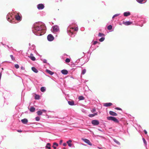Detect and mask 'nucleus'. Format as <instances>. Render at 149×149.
<instances>
[{
	"label": "nucleus",
	"mask_w": 149,
	"mask_h": 149,
	"mask_svg": "<svg viewBox=\"0 0 149 149\" xmlns=\"http://www.w3.org/2000/svg\"><path fill=\"white\" fill-rule=\"evenodd\" d=\"M32 29L33 33L37 36H41L44 34L46 31L45 24L41 22H36L34 24Z\"/></svg>",
	"instance_id": "nucleus-1"
},
{
	"label": "nucleus",
	"mask_w": 149,
	"mask_h": 149,
	"mask_svg": "<svg viewBox=\"0 0 149 149\" xmlns=\"http://www.w3.org/2000/svg\"><path fill=\"white\" fill-rule=\"evenodd\" d=\"M76 24L74 22L72 23L71 24H70L67 28V32L68 35L71 37H74L75 36L73 32L74 30L76 31L78 30V28L77 26L75 28L73 27Z\"/></svg>",
	"instance_id": "nucleus-2"
},
{
	"label": "nucleus",
	"mask_w": 149,
	"mask_h": 149,
	"mask_svg": "<svg viewBox=\"0 0 149 149\" xmlns=\"http://www.w3.org/2000/svg\"><path fill=\"white\" fill-rule=\"evenodd\" d=\"M107 118L108 120L113 121L116 123H118L119 122L118 119L115 117L112 116H109L107 117Z\"/></svg>",
	"instance_id": "nucleus-3"
},
{
	"label": "nucleus",
	"mask_w": 149,
	"mask_h": 149,
	"mask_svg": "<svg viewBox=\"0 0 149 149\" xmlns=\"http://www.w3.org/2000/svg\"><path fill=\"white\" fill-rule=\"evenodd\" d=\"M6 18L7 20L9 22L11 23H13L12 21L13 18L12 17L10 13H9L6 16Z\"/></svg>",
	"instance_id": "nucleus-4"
},
{
	"label": "nucleus",
	"mask_w": 149,
	"mask_h": 149,
	"mask_svg": "<svg viewBox=\"0 0 149 149\" xmlns=\"http://www.w3.org/2000/svg\"><path fill=\"white\" fill-rule=\"evenodd\" d=\"M52 29L54 32H58L59 31V26L57 25L53 26L52 27Z\"/></svg>",
	"instance_id": "nucleus-5"
},
{
	"label": "nucleus",
	"mask_w": 149,
	"mask_h": 149,
	"mask_svg": "<svg viewBox=\"0 0 149 149\" xmlns=\"http://www.w3.org/2000/svg\"><path fill=\"white\" fill-rule=\"evenodd\" d=\"M54 39V37L51 34H49L47 36V39L49 41H52Z\"/></svg>",
	"instance_id": "nucleus-6"
},
{
	"label": "nucleus",
	"mask_w": 149,
	"mask_h": 149,
	"mask_svg": "<svg viewBox=\"0 0 149 149\" xmlns=\"http://www.w3.org/2000/svg\"><path fill=\"white\" fill-rule=\"evenodd\" d=\"M81 140L84 141L85 143H87L88 145L91 146L92 145V144L91 143L89 140L83 138H81Z\"/></svg>",
	"instance_id": "nucleus-7"
},
{
	"label": "nucleus",
	"mask_w": 149,
	"mask_h": 149,
	"mask_svg": "<svg viewBox=\"0 0 149 149\" xmlns=\"http://www.w3.org/2000/svg\"><path fill=\"white\" fill-rule=\"evenodd\" d=\"M37 7L38 10H41L44 8L45 6L44 4L40 3L37 5Z\"/></svg>",
	"instance_id": "nucleus-8"
},
{
	"label": "nucleus",
	"mask_w": 149,
	"mask_h": 149,
	"mask_svg": "<svg viewBox=\"0 0 149 149\" xmlns=\"http://www.w3.org/2000/svg\"><path fill=\"white\" fill-rule=\"evenodd\" d=\"M91 123L94 126L97 125L99 124V122L98 120H93L91 121Z\"/></svg>",
	"instance_id": "nucleus-9"
},
{
	"label": "nucleus",
	"mask_w": 149,
	"mask_h": 149,
	"mask_svg": "<svg viewBox=\"0 0 149 149\" xmlns=\"http://www.w3.org/2000/svg\"><path fill=\"white\" fill-rule=\"evenodd\" d=\"M132 23V22L130 21L126 22L123 21V24L126 26H128L131 25Z\"/></svg>",
	"instance_id": "nucleus-10"
},
{
	"label": "nucleus",
	"mask_w": 149,
	"mask_h": 149,
	"mask_svg": "<svg viewBox=\"0 0 149 149\" xmlns=\"http://www.w3.org/2000/svg\"><path fill=\"white\" fill-rule=\"evenodd\" d=\"M131 13L130 12L128 11L125 12L123 13V15L125 17H127L130 15Z\"/></svg>",
	"instance_id": "nucleus-11"
},
{
	"label": "nucleus",
	"mask_w": 149,
	"mask_h": 149,
	"mask_svg": "<svg viewBox=\"0 0 149 149\" xmlns=\"http://www.w3.org/2000/svg\"><path fill=\"white\" fill-rule=\"evenodd\" d=\"M15 19L18 21H21L22 19V16L19 15H17L15 16Z\"/></svg>",
	"instance_id": "nucleus-12"
},
{
	"label": "nucleus",
	"mask_w": 149,
	"mask_h": 149,
	"mask_svg": "<svg viewBox=\"0 0 149 149\" xmlns=\"http://www.w3.org/2000/svg\"><path fill=\"white\" fill-rule=\"evenodd\" d=\"M112 105V104L111 102H107L104 103V106L106 107H109L111 106Z\"/></svg>",
	"instance_id": "nucleus-13"
},
{
	"label": "nucleus",
	"mask_w": 149,
	"mask_h": 149,
	"mask_svg": "<svg viewBox=\"0 0 149 149\" xmlns=\"http://www.w3.org/2000/svg\"><path fill=\"white\" fill-rule=\"evenodd\" d=\"M61 73L64 75L67 74L68 73V72L66 70L63 69L61 70Z\"/></svg>",
	"instance_id": "nucleus-14"
},
{
	"label": "nucleus",
	"mask_w": 149,
	"mask_h": 149,
	"mask_svg": "<svg viewBox=\"0 0 149 149\" xmlns=\"http://www.w3.org/2000/svg\"><path fill=\"white\" fill-rule=\"evenodd\" d=\"M109 113L110 115L112 116H117V113L112 111H110L109 112Z\"/></svg>",
	"instance_id": "nucleus-15"
},
{
	"label": "nucleus",
	"mask_w": 149,
	"mask_h": 149,
	"mask_svg": "<svg viewBox=\"0 0 149 149\" xmlns=\"http://www.w3.org/2000/svg\"><path fill=\"white\" fill-rule=\"evenodd\" d=\"M21 122L24 124H26L28 122V120L26 118H24L21 120Z\"/></svg>",
	"instance_id": "nucleus-16"
},
{
	"label": "nucleus",
	"mask_w": 149,
	"mask_h": 149,
	"mask_svg": "<svg viewBox=\"0 0 149 149\" xmlns=\"http://www.w3.org/2000/svg\"><path fill=\"white\" fill-rule=\"evenodd\" d=\"M68 103L70 106H73L75 105L74 102L73 100L68 101Z\"/></svg>",
	"instance_id": "nucleus-17"
},
{
	"label": "nucleus",
	"mask_w": 149,
	"mask_h": 149,
	"mask_svg": "<svg viewBox=\"0 0 149 149\" xmlns=\"http://www.w3.org/2000/svg\"><path fill=\"white\" fill-rule=\"evenodd\" d=\"M72 142V141L71 140H69L66 142L68 146L70 147H71L72 145V144L71 143Z\"/></svg>",
	"instance_id": "nucleus-18"
},
{
	"label": "nucleus",
	"mask_w": 149,
	"mask_h": 149,
	"mask_svg": "<svg viewBox=\"0 0 149 149\" xmlns=\"http://www.w3.org/2000/svg\"><path fill=\"white\" fill-rule=\"evenodd\" d=\"M45 71L47 72V73H48V74H49L51 75H53V74H54V72H53L50 71V70L48 69H47Z\"/></svg>",
	"instance_id": "nucleus-19"
},
{
	"label": "nucleus",
	"mask_w": 149,
	"mask_h": 149,
	"mask_svg": "<svg viewBox=\"0 0 149 149\" xmlns=\"http://www.w3.org/2000/svg\"><path fill=\"white\" fill-rule=\"evenodd\" d=\"M29 57L30 59L33 61H34L36 60V58L34 56H33V54H30Z\"/></svg>",
	"instance_id": "nucleus-20"
},
{
	"label": "nucleus",
	"mask_w": 149,
	"mask_h": 149,
	"mask_svg": "<svg viewBox=\"0 0 149 149\" xmlns=\"http://www.w3.org/2000/svg\"><path fill=\"white\" fill-rule=\"evenodd\" d=\"M32 70L35 73H37L38 72V70L35 67H32L31 68Z\"/></svg>",
	"instance_id": "nucleus-21"
},
{
	"label": "nucleus",
	"mask_w": 149,
	"mask_h": 149,
	"mask_svg": "<svg viewBox=\"0 0 149 149\" xmlns=\"http://www.w3.org/2000/svg\"><path fill=\"white\" fill-rule=\"evenodd\" d=\"M29 110L31 112H33L35 110V108L31 106Z\"/></svg>",
	"instance_id": "nucleus-22"
},
{
	"label": "nucleus",
	"mask_w": 149,
	"mask_h": 149,
	"mask_svg": "<svg viewBox=\"0 0 149 149\" xmlns=\"http://www.w3.org/2000/svg\"><path fill=\"white\" fill-rule=\"evenodd\" d=\"M51 144L50 143H47L45 148L48 149H51Z\"/></svg>",
	"instance_id": "nucleus-23"
},
{
	"label": "nucleus",
	"mask_w": 149,
	"mask_h": 149,
	"mask_svg": "<svg viewBox=\"0 0 149 149\" xmlns=\"http://www.w3.org/2000/svg\"><path fill=\"white\" fill-rule=\"evenodd\" d=\"M40 91L42 92H44L46 90V88L45 87H42L40 89Z\"/></svg>",
	"instance_id": "nucleus-24"
},
{
	"label": "nucleus",
	"mask_w": 149,
	"mask_h": 149,
	"mask_svg": "<svg viewBox=\"0 0 149 149\" xmlns=\"http://www.w3.org/2000/svg\"><path fill=\"white\" fill-rule=\"evenodd\" d=\"M34 98L36 100H38L40 98V96L38 94H36L34 96Z\"/></svg>",
	"instance_id": "nucleus-25"
},
{
	"label": "nucleus",
	"mask_w": 149,
	"mask_h": 149,
	"mask_svg": "<svg viewBox=\"0 0 149 149\" xmlns=\"http://www.w3.org/2000/svg\"><path fill=\"white\" fill-rule=\"evenodd\" d=\"M136 1L138 3L140 4L143 3V1H145V2L144 3H145L147 1L146 0H136Z\"/></svg>",
	"instance_id": "nucleus-26"
},
{
	"label": "nucleus",
	"mask_w": 149,
	"mask_h": 149,
	"mask_svg": "<svg viewBox=\"0 0 149 149\" xmlns=\"http://www.w3.org/2000/svg\"><path fill=\"white\" fill-rule=\"evenodd\" d=\"M85 99L84 97L83 96H80L78 97V99L79 100H83Z\"/></svg>",
	"instance_id": "nucleus-27"
},
{
	"label": "nucleus",
	"mask_w": 149,
	"mask_h": 149,
	"mask_svg": "<svg viewBox=\"0 0 149 149\" xmlns=\"http://www.w3.org/2000/svg\"><path fill=\"white\" fill-rule=\"evenodd\" d=\"M37 113L38 115V116H40L42 115V113L41 110H39L37 112Z\"/></svg>",
	"instance_id": "nucleus-28"
},
{
	"label": "nucleus",
	"mask_w": 149,
	"mask_h": 149,
	"mask_svg": "<svg viewBox=\"0 0 149 149\" xmlns=\"http://www.w3.org/2000/svg\"><path fill=\"white\" fill-rule=\"evenodd\" d=\"M113 141L115 143H116L118 145H120V143L116 139H113Z\"/></svg>",
	"instance_id": "nucleus-29"
},
{
	"label": "nucleus",
	"mask_w": 149,
	"mask_h": 149,
	"mask_svg": "<svg viewBox=\"0 0 149 149\" xmlns=\"http://www.w3.org/2000/svg\"><path fill=\"white\" fill-rule=\"evenodd\" d=\"M105 39V37H103L101 38H100L99 39V40L100 42H102Z\"/></svg>",
	"instance_id": "nucleus-30"
},
{
	"label": "nucleus",
	"mask_w": 149,
	"mask_h": 149,
	"mask_svg": "<svg viewBox=\"0 0 149 149\" xmlns=\"http://www.w3.org/2000/svg\"><path fill=\"white\" fill-rule=\"evenodd\" d=\"M112 27H113L111 25H109L107 27V29L109 30H111L112 29Z\"/></svg>",
	"instance_id": "nucleus-31"
},
{
	"label": "nucleus",
	"mask_w": 149,
	"mask_h": 149,
	"mask_svg": "<svg viewBox=\"0 0 149 149\" xmlns=\"http://www.w3.org/2000/svg\"><path fill=\"white\" fill-rule=\"evenodd\" d=\"M98 36L99 37H103L105 35L103 33H99Z\"/></svg>",
	"instance_id": "nucleus-32"
},
{
	"label": "nucleus",
	"mask_w": 149,
	"mask_h": 149,
	"mask_svg": "<svg viewBox=\"0 0 149 149\" xmlns=\"http://www.w3.org/2000/svg\"><path fill=\"white\" fill-rule=\"evenodd\" d=\"M86 72V70L85 69H84L82 71L81 74L83 75H84L85 73Z\"/></svg>",
	"instance_id": "nucleus-33"
},
{
	"label": "nucleus",
	"mask_w": 149,
	"mask_h": 149,
	"mask_svg": "<svg viewBox=\"0 0 149 149\" xmlns=\"http://www.w3.org/2000/svg\"><path fill=\"white\" fill-rule=\"evenodd\" d=\"M98 43V42L97 41H94L93 40L91 42V43H92L93 45H96V44H97Z\"/></svg>",
	"instance_id": "nucleus-34"
},
{
	"label": "nucleus",
	"mask_w": 149,
	"mask_h": 149,
	"mask_svg": "<svg viewBox=\"0 0 149 149\" xmlns=\"http://www.w3.org/2000/svg\"><path fill=\"white\" fill-rule=\"evenodd\" d=\"M70 59L67 58L65 60V61L67 63H68L70 62Z\"/></svg>",
	"instance_id": "nucleus-35"
},
{
	"label": "nucleus",
	"mask_w": 149,
	"mask_h": 149,
	"mask_svg": "<svg viewBox=\"0 0 149 149\" xmlns=\"http://www.w3.org/2000/svg\"><path fill=\"white\" fill-rule=\"evenodd\" d=\"M142 139L143 140V141L144 144L145 145H147V142H146L145 139L144 138H143Z\"/></svg>",
	"instance_id": "nucleus-36"
},
{
	"label": "nucleus",
	"mask_w": 149,
	"mask_h": 149,
	"mask_svg": "<svg viewBox=\"0 0 149 149\" xmlns=\"http://www.w3.org/2000/svg\"><path fill=\"white\" fill-rule=\"evenodd\" d=\"M41 60L42 61V62L44 63H47V61L46 59H41Z\"/></svg>",
	"instance_id": "nucleus-37"
},
{
	"label": "nucleus",
	"mask_w": 149,
	"mask_h": 149,
	"mask_svg": "<svg viewBox=\"0 0 149 149\" xmlns=\"http://www.w3.org/2000/svg\"><path fill=\"white\" fill-rule=\"evenodd\" d=\"M35 120L36 121H39L40 120V118L38 116H37L35 118Z\"/></svg>",
	"instance_id": "nucleus-38"
},
{
	"label": "nucleus",
	"mask_w": 149,
	"mask_h": 149,
	"mask_svg": "<svg viewBox=\"0 0 149 149\" xmlns=\"http://www.w3.org/2000/svg\"><path fill=\"white\" fill-rule=\"evenodd\" d=\"M96 111V109L95 108H93L91 110V111L92 113H94Z\"/></svg>",
	"instance_id": "nucleus-39"
},
{
	"label": "nucleus",
	"mask_w": 149,
	"mask_h": 149,
	"mask_svg": "<svg viewBox=\"0 0 149 149\" xmlns=\"http://www.w3.org/2000/svg\"><path fill=\"white\" fill-rule=\"evenodd\" d=\"M15 67L16 69H18L19 68V66L18 64H15Z\"/></svg>",
	"instance_id": "nucleus-40"
},
{
	"label": "nucleus",
	"mask_w": 149,
	"mask_h": 149,
	"mask_svg": "<svg viewBox=\"0 0 149 149\" xmlns=\"http://www.w3.org/2000/svg\"><path fill=\"white\" fill-rule=\"evenodd\" d=\"M41 111L42 112V113H45V114H46V112L47 111L46 110L43 109L41 110Z\"/></svg>",
	"instance_id": "nucleus-41"
},
{
	"label": "nucleus",
	"mask_w": 149,
	"mask_h": 149,
	"mask_svg": "<svg viewBox=\"0 0 149 149\" xmlns=\"http://www.w3.org/2000/svg\"><path fill=\"white\" fill-rule=\"evenodd\" d=\"M58 144L54 142L53 143V146H58Z\"/></svg>",
	"instance_id": "nucleus-42"
},
{
	"label": "nucleus",
	"mask_w": 149,
	"mask_h": 149,
	"mask_svg": "<svg viewBox=\"0 0 149 149\" xmlns=\"http://www.w3.org/2000/svg\"><path fill=\"white\" fill-rule=\"evenodd\" d=\"M115 109L118 110H122V109L121 108L118 107H116Z\"/></svg>",
	"instance_id": "nucleus-43"
},
{
	"label": "nucleus",
	"mask_w": 149,
	"mask_h": 149,
	"mask_svg": "<svg viewBox=\"0 0 149 149\" xmlns=\"http://www.w3.org/2000/svg\"><path fill=\"white\" fill-rule=\"evenodd\" d=\"M31 47L32 49L34 50L35 49L36 46L34 45H32L31 46Z\"/></svg>",
	"instance_id": "nucleus-44"
},
{
	"label": "nucleus",
	"mask_w": 149,
	"mask_h": 149,
	"mask_svg": "<svg viewBox=\"0 0 149 149\" xmlns=\"http://www.w3.org/2000/svg\"><path fill=\"white\" fill-rule=\"evenodd\" d=\"M88 116L90 117H93L94 116L93 114H90L88 115Z\"/></svg>",
	"instance_id": "nucleus-45"
},
{
	"label": "nucleus",
	"mask_w": 149,
	"mask_h": 149,
	"mask_svg": "<svg viewBox=\"0 0 149 149\" xmlns=\"http://www.w3.org/2000/svg\"><path fill=\"white\" fill-rule=\"evenodd\" d=\"M10 56L11 57V58L12 60H14L15 59V58H14V57L13 55H10Z\"/></svg>",
	"instance_id": "nucleus-46"
},
{
	"label": "nucleus",
	"mask_w": 149,
	"mask_h": 149,
	"mask_svg": "<svg viewBox=\"0 0 149 149\" xmlns=\"http://www.w3.org/2000/svg\"><path fill=\"white\" fill-rule=\"evenodd\" d=\"M80 61V59H79L77 60L75 62V64L76 65Z\"/></svg>",
	"instance_id": "nucleus-47"
},
{
	"label": "nucleus",
	"mask_w": 149,
	"mask_h": 149,
	"mask_svg": "<svg viewBox=\"0 0 149 149\" xmlns=\"http://www.w3.org/2000/svg\"><path fill=\"white\" fill-rule=\"evenodd\" d=\"M120 15V14H119H119H116L114 15V16L116 17H117V16H118L119 15Z\"/></svg>",
	"instance_id": "nucleus-48"
},
{
	"label": "nucleus",
	"mask_w": 149,
	"mask_h": 149,
	"mask_svg": "<svg viewBox=\"0 0 149 149\" xmlns=\"http://www.w3.org/2000/svg\"><path fill=\"white\" fill-rule=\"evenodd\" d=\"M143 131L145 134H147V132L145 130H144Z\"/></svg>",
	"instance_id": "nucleus-49"
},
{
	"label": "nucleus",
	"mask_w": 149,
	"mask_h": 149,
	"mask_svg": "<svg viewBox=\"0 0 149 149\" xmlns=\"http://www.w3.org/2000/svg\"><path fill=\"white\" fill-rule=\"evenodd\" d=\"M21 69L22 70H24L25 69V68L24 67L21 66Z\"/></svg>",
	"instance_id": "nucleus-50"
},
{
	"label": "nucleus",
	"mask_w": 149,
	"mask_h": 149,
	"mask_svg": "<svg viewBox=\"0 0 149 149\" xmlns=\"http://www.w3.org/2000/svg\"><path fill=\"white\" fill-rule=\"evenodd\" d=\"M63 146H66L67 144L65 143H63Z\"/></svg>",
	"instance_id": "nucleus-51"
},
{
	"label": "nucleus",
	"mask_w": 149,
	"mask_h": 149,
	"mask_svg": "<svg viewBox=\"0 0 149 149\" xmlns=\"http://www.w3.org/2000/svg\"><path fill=\"white\" fill-rule=\"evenodd\" d=\"M140 23H145V22H144V21H143V20H141V21H140Z\"/></svg>",
	"instance_id": "nucleus-52"
},
{
	"label": "nucleus",
	"mask_w": 149,
	"mask_h": 149,
	"mask_svg": "<svg viewBox=\"0 0 149 149\" xmlns=\"http://www.w3.org/2000/svg\"><path fill=\"white\" fill-rule=\"evenodd\" d=\"M97 115V112L95 113H94L93 114V115H94V116H95Z\"/></svg>",
	"instance_id": "nucleus-53"
},
{
	"label": "nucleus",
	"mask_w": 149,
	"mask_h": 149,
	"mask_svg": "<svg viewBox=\"0 0 149 149\" xmlns=\"http://www.w3.org/2000/svg\"><path fill=\"white\" fill-rule=\"evenodd\" d=\"M17 131L19 132H21L22 131L21 130H17Z\"/></svg>",
	"instance_id": "nucleus-54"
},
{
	"label": "nucleus",
	"mask_w": 149,
	"mask_h": 149,
	"mask_svg": "<svg viewBox=\"0 0 149 149\" xmlns=\"http://www.w3.org/2000/svg\"><path fill=\"white\" fill-rule=\"evenodd\" d=\"M68 56V55L65 54H64L63 55V56Z\"/></svg>",
	"instance_id": "nucleus-55"
},
{
	"label": "nucleus",
	"mask_w": 149,
	"mask_h": 149,
	"mask_svg": "<svg viewBox=\"0 0 149 149\" xmlns=\"http://www.w3.org/2000/svg\"><path fill=\"white\" fill-rule=\"evenodd\" d=\"M52 147L54 149H56V147L55 146H53Z\"/></svg>",
	"instance_id": "nucleus-56"
},
{
	"label": "nucleus",
	"mask_w": 149,
	"mask_h": 149,
	"mask_svg": "<svg viewBox=\"0 0 149 149\" xmlns=\"http://www.w3.org/2000/svg\"><path fill=\"white\" fill-rule=\"evenodd\" d=\"M63 142V141L62 140H61L60 141V144H61L62 143V142Z\"/></svg>",
	"instance_id": "nucleus-57"
},
{
	"label": "nucleus",
	"mask_w": 149,
	"mask_h": 149,
	"mask_svg": "<svg viewBox=\"0 0 149 149\" xmlns=\"http://www.w3.org/2000/svg\"><path fill=\"white\" fill-rule=\"evenodd\" d=\"M81 144L82 145H83L84 146H87V145L85 144H83V143H81Z\"/></svg>",
	"instance_id": "nucleus-58"
},
{
	"label": "nucleus",
	"mask_w": 149,
	"mask_h": 149,
	"mask_svg": "<svg viewBox=\"0 0 149 149\" xmlns=\"http://www.w3.org/2000/svg\"><path fill=\"white\" fill-rule=\"evenodd\" d=\"M97 148L99 149H103L102 148H101L99 147H97Z\"/></svg>",
	"instance_id": "nucleus-59"
},
{
	"label": "nucleus",
	"mask_w": 149,
	"mask_h": 149,
	"mask_svg": "<svg viewBox=\"0 0 149 149\" xmlns=\"http://www.w3.org/2000/svg\"><path fill=\"white\" fill-rule=\"evenodd\" d=\"M81 30L83 31L84 30V28H81Z\"/></svg>",
	"instance_id": "nucleus-60"
},
{
	"label": "nucleus",
	"mask_w": 149,
	"mask_h": 149,
	"mask_svg": "<svg viewBox=\"0 0 149 149\" xmlns=\"http://www.w3.org/2000/svg\"><path fill=\"white\" fill-rule=\"evenodd\" d=\"M115 17V16H114V15H113V16L112 17V18L113 19Z\"/></svg>",
	"instance_id": "nucleus-61"
},
{
	"label": "nucleus",
	"mask_w": 149,
	"mask_h": 149,
	"mask_svg": "<svg viewBox=\"0 0 149 149\" xmlns=\"http://www.w3.org/2000/svg\"><path fill=\"white\" fill-rule=\"evenodd\" d=\"M98 130L99 131H101V132H102V130H100V129H98Z\"/></svg>",
	"instance_id": "nucleus-62"
},
{
	"label": "nucleus",
	"mask_w": 149,
	"mask_h": 149,
	"mask_svg": "<svg viewBox=\"0 0 149 149\" xmlns=\"http://www.w3.org/2000/svg\"><path fill=\"white\" fill-rule=\"evenodd\" d=\"M87 81H88L87 80H85L84 82H87Z\"/></svg>",
	"instance_id": "nucleus-63"
},
{
	"label": "nucleus",
	"mask_w": 149,
	"mask_h": 149,
	"mask_svg": "<svg viewBox=\"0 0 149 149\" xmlns=\"http://www.w3.org/2000/svg\"><path fill=\"white\" fill-rule=\"evenodd\" d=\"M63 149H66V148L65 147L63 148Z\"/></svg>",
	"instance_id": "nucleus-64"
}]
</instances>
